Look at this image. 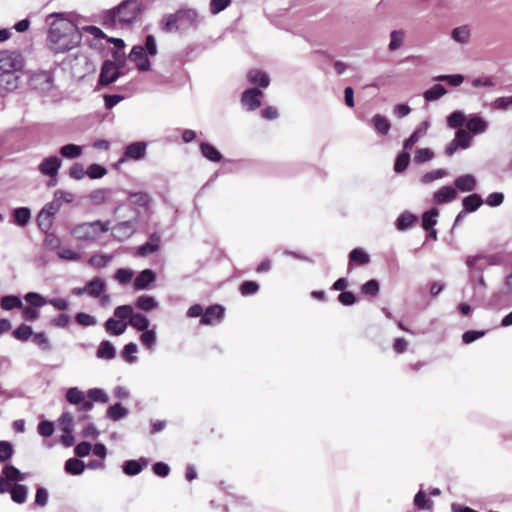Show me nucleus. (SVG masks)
<instances>
[{
    "label": "nucleus",
    "instance_id": "7",
    "mask_svg": "<svg viewBox=\"0 0 512 512\" xmlns=\"http://www.w3.org/2000/svg\"><path fill=\"white\" fill-rule=\"evenodd\" d=\"M109 401V396L105 390L94 387L87 392V401L82 407H79V411L87 412L90 411L95 403L105 404Z\"/></svg>",
    "mask_w": 512,
    "mask_h": 512
},
{
    "label": "nucleus",
    "instance_id": "42",
    "mask_svg": "<svg viewBox=\"0 0 512 512\" xmlns=\"http://www.w3.org/2000/svg\"><path fill=\"white\" fill-rule=\"evenodd\" d=\"M369 255L361 248L353 249L349 254V265L356 263L358 265H364L369 263Z\"/></svg>",
    "mask_w": 512,
    "mask_h": 512
},
{
    "label": "nucleus",
    "instance_id": "22",
    "mask_svg": "<svg viewBox=\"0 0 512 512\" xmlns=\"http://www.w3.org/2000/svg\"><path fill=\"white\" fill-rule=\"evenodd\" d=\"M49 501V491L46 487L41 484L35 485V498L31 503L30 507L32 509L43 508L47 505Z\"/></svg>",
    "mask_w": 512,
    "mask_h": 512
},
{
    "label": "nucleus",
    "instance_id": "58",
    "mask_svg": "<svg viewBox=\"0 0 512 512\" xmlns=\"http://www.w3.org/2000/svg\"><path fill=\"white\" fill-rule=\"evenodd\" d=\"M59 258L67 261H78L81 258V254L68 247H59L57 250Z\"/></svg>",
    "mask_w": 512,
    "mask_h": 512
},
{
    "label": "nucleus",
    "instance_id": "62",
    "mask_svg": "<svg viewBox=\"0 0 512 512\" xmlns=\"http://www.w3.org/2000/svg\"><path fill=\"white\" fill-rule=\"evenodd\" d=\"M434 158V152L429 148H420L415 152L414 162L415 163H425Z\"/></svg>",
    "mask_w": 512,
    "mask_h": 512
},
{
    "label": "nucleus",
    "instance_id": "19",
    "mask_svg": "<svg viewBox=\"0 0 512 512\" xmlns=\"http://www.w3.org/2000/svg\"><path fill=\"white\" fill-rule=\"evenodd\" d=\"M12 502L21 505L27 501L29 488L25 484L15 483L9 490Z\"/></svg>",
    "mask_w": 512,
    "mask_h": 512
},
{
    "label": "nucleus",
    "instance_id": "59",
    "mask_svg": "<svg viewBox=\"0 0 512 512\" xmlns=\"http://www.w3.org/2000/svg\"><path fill=\"white\" fill-rule=\"evenodd\" d=\"M112 260V256L110 255H101V254H95L90 257L88 263L92 267L95 268H103L106 267Z\"/></svg>",
    "mask_w": 512,
    "mask_h": 512
},
{
    "label": "nucleus",
    "instance_id": "61",
    "mask_svg": "<svg viewBox=\"0 0 512 512\" xmlns=\"http://www.w3.org/2000/svg\"><path fill=\"white\" fill-rule=\"evenodd\" d=\"M24 298L26 302L30 304V307L33 308L42 307L48 303V300L36 292H29Z\"/></svg>",
    "mask_w": 512,
    "mask_h": 512
},
{
    "label": "nucleus",
    "instance_id": "24",
    "mask_svg": "<svg viewBox=\"0 0 512 512\" xmlns=\"http://www.w3.org/2000/svg\"><path fill=\"white\" fill-rule=\"evenodd\" d=\"M87 294L92 298H98L106 291V283L100 277H95L86 284Z\"/></svg>",
    "mask_w": 512,
    "mask_h": 512
},
{
    "label": "nucleus",
    "instance_id": "52",
    "mask_svg": "<svg viewBox=\"0 0 512 512\" xmlns=\"http://www.w3.org/2000/svg\"><path fill=\"white\" fill-rule=\"evenodd\" d=\"M13 216L16 224L25 226L31 218V212L28 208L21 207L14 211Z\"/></svg>",
    "mask_w": 512,
    "mask_h": 512
},
{
    "label": "nucleus",
    "instance_id": "20",
    "mask_svg": "<svg viewBox=\"0 0 512 512\" xmlns=\"http://www.w3.org/2000/svg\"><path fill=\"white\" fill-rule=\"evenodd\" d=\"M128 414L129 409L121 402H116L110 405L106 410V417L113 422H118L126 418Z\"/></svg>",
    "mask_w": 512,
    "mask_h": 512
},
{
    "label": "nucleus",
    "instance_id": "45",
    "mask_svg": "<svg viewBox=\"0 0 512 512\" xmlns=\"http://www.w3.org/2000/svg\"><path fill=\"white\" fill-rule=\"evenodd\" d=\"M157 306L158 302L152 296L142 295L136 300V307L144 311H151Z\"/></svg>",
    "mask_w": 512,
    "mask_h": 512
},
{
    "label": "nucleus",
    "instance_id": "54",
    "mask_svg": "<svg viewBox=\"0 0 512 512\" xmlns=\"http://www.w3.org/2000/svg\"><path fill=\"white\" fill-rule=\"evenodd\" d=\"M438 216V210L436 208H432L431 210L425 212L422 216V226L425 230H430L436 224Z\"/></svg>",
    "mask_w": 512,
    "mask_h": 512
},
{
    "label": "nucleus",
    "instance_id": "44",
    "mask_svg": "<svg viewBox=\"0 0 512 512\" xmlns=\"http://www.w3.org/2000/svg\"><path fill=\"white\" fill-rule=\"evenodd\" d=\"M447 93L445 87L441 84H435L430 89L424 92V98L426 101H435L440 99Z\"/></svg>",
    "mask_w": 512,
    "mask_h": 512
},
{
    "label": "nucleus",
    "instance_id": "18",
    "mask_svg": "<svg viewBox=\"0 0 512 512\" xmlns=\"http://www.w3.org/2000/svg\"><path fill=\"white\" fill-rule=\"evenodd\" d=\"M160 242H161L160 235H158L157 233H153L149 237V240L137 249V255L141 256V257H145L152 253H155L160 248Z\"/></svg>",
    "mask_w": 512,
    "mask_h": 512
},
{
    "label": "nucleus",
    "instance_id": "11",
    "mask_svg": "<svg viewBox=\"0 0 512 512\" xmlns=\"http://www.w3.org/2000/svg\"><path fill=\"white\" fill-rule=\"evenodd\" d=\"M71 69L75 76L83 77L94 70V66L85 55H76L71 63Z\"/></svg>",
    "mask_w": 512,
    "mask_h": 512
},
{
    "label": "nucleus",
    "instance_id": "37",
    "mask_svg": "<svg viewBox=\"0 0 512 512\" xmlns=\"http://www.w3.org/2000/svg\"><path fill=\"white\" fill-rule=\"evenodd\" d=\"M467 116L461 110H456L452 112L447 117V126L451 129H459L465 123L466 124Z\"/></svg>",
    "mask_w": 512,
    "mask_h": 512
},
{
    "label": "nucleus",
    "instance_id": "30",
    "mask_svg": "<svg viewBox=\"0 0 512 512\" xmlns=\"http://www.w3.org/2000/svg\"><path fill=\"white\" fill-rule=\"evenodd\" d=\"M390 41L388 44V50L390 52H395L399 50L405 42L406 32L402 29L393 30L390 32Z\"/></svg>",
    "mask_w": 512,
    "mask_h": 512
},
{
    "label": "nucleus",
    "instance_id": "40",
    "mask_svg": "<svg viewBox=\"0 0 512 512\" xmlns=\"http://www.w3.org/2000/svg\"><path fill=\"white\" fill-rule=\"evenodd\" d=\"M483 204V200L478 194H471L463 199V207L466 212H474Z\"/></svg>",
    "mask_w": 512,
    "mask_h": 512
},
{
    "label": "nucleus",
    "instance_id": "1",
    "mask_svg": "<svg viewBox=\"0 0 512 512\" xmlns=\"http://www.w3.org/2000/svg\"><path fill=\"white\" fill-rule=\"evenodd\" d=\"M49 18H54L48 32V46L53 52L64 53L80 44L81 34L76 24L64 13L52 14Z\"/></svg>",
    "mask_w": 512,
    "mask_h": 512
},
{
    "label": "nucleus",
    "instance_id": "35",
    "mask_svg": "<svg viewBox=\"0 0 512 512\" xmlns=\"http://www.w3.org/2000/svg\"><path fill=\"white\" fill-rule=\"evenodd\" d=\"M470 28L467 25L456 27L451 32L452 39L459 44H467L470 40Z\"/></svg>",
    "mask_w": 512,
    "mask_h": 512
},
{
    "label": "nucleus",
    "instance_id": "56",
    "mask_svg": "<svg viewBox=\"0 0 512 512\" xmlns=\"http://www.w3.org/2000/svg\"><path fill=\"white\" fill-rule=\"evenodd\" d=\"M409 162H410V154H409L408 150H403V152L400 153L395 160V164H394L395 172H397V173L403 172L408 167Z\"/></svg>",
    "mask_w": 512,
    "mask_h": 512
},
{
    "label": "nucleus",
    "instance_id": "53",
    "mask_svg": "<svg viewBox=\"0 0 512 512\" xmlns=\"http://www.w3.org/2000/svg\"><path fill=\"white\" fill-rule=\"evenodd\" d=\"M151 470L154 475L160 478H166L171 472V467L164 461H157L152 464Z\"/></svg>",
    "mask_w": 512,
    "mask_h": 512
},
{
    "label": "nucleus",
    "instance_id": "25",
    "mask_svg": "<svg viewBox=\"0 0 512 512\" xmlns=\"http://www.w3.org/2000/svg\"><path fill=\"white\" fill-rule=\"evenodd\" d=\"M156 279L155 273L150 269H145L139 273L134 281V287L136 290H143L148 288L149 284L154 282Z\"/></svg>",
    "mask_w": 512,
    "mask_h": 512
},
{
    "label": "nucleus",
    "instance_id": "55",
    "mask_svg": "<svg viewBox=\"0 0 512 512\" xmlns=\"http://www.w3.org/2000/svg\"><path fill=\"white\" fill-rule=\"evenodd\" d=\"M92 444L89 441H80L74 446V455L77 458H84L91 454Z\"/></svg>",
    "mask_w": 512,
    "mask_h": 512
},
{
    "label": "nucleus",
    "instance_id": "12",
    "mask_svg": "<svg viewBox=\"0 0 512 512\" xmlns=\"http://www.w3.org/2000/svg\"><path fill=\"white\" fill-rule=\"evenodd\" d=\"M224 315V309L220 305H212L208 307L200 319L202 325H214L219 323Z\"/></svg>",
    "mask_w": 512,
    "mask_h": 512
},
{
    "label": "nucleus",
    "instance_id": "6",
    "mask_svg": "<svg viewBox=\"0 0 512 512\" xmlns=\"http://www.w3.org/2000/svg\"><path fill=\"white\" fill-rule=\"evenodd\" d=\"M149 463L150 459L148 457L140 456L137 459L125 460L121 465V469L123 474L133 477L139 475Z\"/></svg>",
    "mask_w": 512,
    "mask_h": 512
},
{
    "label": "nucleus",
    "instance_id": "41",
    "mask_svg": "<svg viewBox=\"0 0 512 512\" xmlns=\"http://www.w3.org/2000/svg\"><path fill=\"white\" fill-rule=\"evenodd\" d=\"M200 150L202 155L212 162H219L222 158L221 153L209 143H202Z\"/></svg>",
    "mask_w": 512,
    "mask_h": 512
},
{
    "label": "nucleus",
    "instance_id": "15",
    "mask_svg": "<svg viewBox=\"0 0 512 512\" xmlns=\"http://www.w3.org/2000/svg\"><path fill=\"white\" fill-rule=\"evenodd\" d=\"M129 58L136 64L139 70L146 71L150 68V61L146 56L144 46H134L130 52Z\"/></svg>",
    "mask_w": 512,
    "mask_h": 512
},
{
    "label": "nucleus",
    "instance_id": "27",
    "mask_svg": "<svg viewBox=\"0 0 512 512\" xmlns=\"http://www.w3.org/2000/svg\"><path fill=\"white\" fill-rule=\"evenodd\" d=\"M31 85L34 89L46 91L51 88V76L47 72L36 73L31 78Z\"/></svg>",
    "mask_w": 512,
    "mask_h": 512
},
{
    "label": "nucleus",
    "instance_id": "36",
    "mask_svg": "<svg viewBox=\"0 0 512 512\" xmlns=\"http://www.w3.org/2000/svg\"><path fill=\"white\" fill-rule=\"evenodd\" d=\"M116 351L110 341H102L97 349L96 355L100 359L111 360L115 357Z\"/></svg>",
    "mask_w": 512,
    "mask_h": 512
},
{
    "label": "nucleus",
    "instance_id": "17",
    "mask_svg": "<svg viewBox=\"0 0 512 512\" xmlns=\"http://www.w3.org/2000/svg\"><path fill=\"white\" fill-rule=\"evenodd\" d=\"M86 470L85 462L77 457L68 458L64 463V472L71 476H80Z\"/></svg>",
    "mask_w": 512,
    "mask_h": 512
},
{
    "label": "nucleus",
    "instance_id": "31",
    "mask_svg": "<svg viewBox=\"0 0 512 512\" xmlns=\"http://www.w3.org/2000/svg\"><path fill=\"white\" fill-rule=\"evenodd\" d=\"M247 77L250 83L259 85L262 88H266L270 84L269 76L258 69H251L248 72Z\"/></svg>",
    "mask_w": 512,
    "mask_h": 512
},
{
    "label": "nucleus",
    "instance_id": "60",
    "mask_svg": "<svg viewBox=\"0 0 512 512\" xmlns=\"http://www.w3.org/2000/svg\"><path fill=\"white\" fill-rule=\"evenodd\" d=\"M416 221V217L408 212L402 213L397 219V228L399 230H406L412 226Z\"/></svg>",
    "mask_w": 512,
    "mask_h": 512
},
{
    "label": "nucleus",
    "instance_id": "63",
    "mask_svg": "<svg viewBox=\"0 0 512 512\" xmlns=\"http://www.w3.org/2000/svg\"><path fill=\"white\" fill-rule=\"evenodd\" d=\"M133 313L134 311L132 306L121 305L115 308L114 317L124 322L126 319L131 320Z\"/></svg>",
    "mask_w": 512,
    "mask_h": 512
},
{
    "label": "nucleus",
    "instance_id": "10",
    "mask_svg": "<svg viewBox=\"0 0 512 512\" xmlns=\"http://www.w3.org/2000/svg\"><path fill=\"white\" fill-rule=\"evenodd\" d=\"M488 127V121L478 114H472L467 117L466 130L472 135L483 134L488 130Z\"/></svg>",
    "mask_w": 512,
    "mask_h": 512
},
{
    "label": "nucleus",
    "instance_id": "64",
    "mask_svg": "<svg viewBox=\"0 0 512 512\" xmlns=\"http://www.w3.org/2000/svg\"><path fill=\"white\" fill-rule=\"evenodd\" d=\"M32 335V328L25 324H21L13 331V336L20 341H27Z\"/></svg>",
    "mask_w": 512,
    "mask_h": 512
},
{
    "label": "nucleus",
    "instance_id": "49",
    "mask_svg": "<svg viewBox=\"0 0 512 512\" xmlns=\"http://www.w3.org/2000/svg\"><path fill=\"white\" fill-rule=\"evenodd\" d=\"M466 264L471 269H483L490 264L489 258L484 255H474L467 257Z\"/></svg>",
    "mask_w": 512,
    "mask_h": 512
},
{
    "label": "nucleus",
    "instance_id": "3",
    "mask_svg": "<svg viewBox=\"0 0 512 512\" xmlns=\"http://www.w3.org/2000/svg\"><path fill=\"white\" fill-rule=\"evenodd\" d=\"M25 66L24 56L15 50L0 51V87L13 91L18 87Z\"/></svg>",
    "mask_w": 512,
    "mask_h": 512
},
{
    "label": "nucleus",
    "instance_id": "47",
    "mask_svg": "<svg viewBox=\"0 0 512 512\" xmlns=\"http://www.w3.org/2000/svg\"><path fill=\"white\" fill-rule=\"evenodd\" d=\"M473 135L466 129L459 128L455 133V139L460 145V149H467L472 145Z\"/></svg>",
    "mask_w": 512,
    "mask_h": 512
},
{
    "label": "nucleus",
    "instance_id": "51",
    "mask_svg": "<svg viewBox=\"0 0 512 512\" xmlns=\"http://www.w3.org/2000/svg\"><path fill=\"white\" fill-rule=\"evenodd\" d=\"M491 107L494 110H499V111L512 110V95L511 96H502V97L496 98L492 102Z\"/></svg>",
    "mask_w": 512,
    "mask_h": 512
},
{
    "label": "nucleus",
    "instance_id": "50",
    "mask_svg": "<svg viewBox=\"0 0 512 512\" xmlns=\"http://www.w3.org/2000/svg\"><path fill=\"white\" fill-rule=\"evenodd\" d=\"M58 424L63 432L74 430V418L70 412H63L58 418Z\"/></svg>",
    "mask_w": 512,
    "mask_h": 512
},
{
    "label": "nucleus",
    "instance_id": "21",
    "mask_svg": "<svg viewBox=\"0 0 512 512\" xmlns=\"http://www.w3.org/2000/svg\"><path fill=\"white\" fill-rule=\"evenodd\" d=\"M457 197V191L451 186H444L437 190L433 195V200L437 204L448 203L455 200Z\"/></svg>",
    "mask_w": 512,
    "mask_h": 512
},
{
    "label": "nucleus",
    "instance_id": "39",
    "mask_svg": "<svg viewBox=\"0 0 512 512\" xmlns=\"http://www.w3.org/2000/svg\"><path fill=\"white\" fill-rule=\"evenodd\" d=\"M55 431V424L53 421L45 419L43 415L40 417V421L37 425V432L42 437H50Z\"/></svg>",
    "mask_w": 512,
    "mask_h": 512
},
{
    "label": "nucleus",
    "instance_id": "9",
    "mask_svg": "<svg viewBox=\"0 0 512 512\" xmlns=\"http://www.w3.org/2000/svg\"><path fill=\"white\" fill-rule=\"evenodd\" d=\"M262 95L263 93L257 88L247 89L242 94L241 103L248 111H253L260 107Z\"/></svg>",
    "mask_w": 512,
    "mask_h": 512
},
{
    "label": "nucleus",
    "instance_id": "46",
    "mask_svg": "<svg viewBox=\"0 0 512 512\" xmlns=\"http://www.w3.org/2000/svg\"><path fill=\"white\" fill-rule=\"evenodd\" d=\"M60 154L64 158L76 159L82 154V147L76 144H67L60 148Z\"/></svg>",
    "mask_w": 512,
    "mask_h": 512
},
{
    "label": "nucleus",
    "instance_id": "38",
    "mask_svg": "<svg viewBox=\"0 0 512 512\" xmlns=\"http://www.w3.org/2000/svg\"><path fill=\"white\" fill-rule=\"evenodd\" d=\"M371 121H372L374 129L379 134L386 135L389 132L391 124H390V121L386 117H384L380 114H376L373 116Z\"/></svg>",
    "mask_w": 512,
    "mask_h": 512
},
{
    "label": "nucleus",
    "instance_id": "2",
    "mask_svg": "<svg viewBox=\"0 0 512 512\" xmlns=\"http://www.w3.org/2000/svg\"><path fill=\"white\" fill-rule=\"evenodd\" d=\"M145 10L143 0H124L102 14V24L106 27H129L142 19Z\"/></svg>",
    "mask_w": 512,
    "mask_h": 512
},
{
    "label": "nucleus",
    "instance_id": "33",
    "mask_svg": "<svg viewBox=\"0 0 512 512\" xmlns=\"http://www.w3.org/2000/svg\"><path fill=\"white\" fill-rule=\"evenodd\" d=\"M15 454V447L11 441L0 440V463L9 464Z\"/></svg>",
    "mask_w": 512,
    "mask_h": 512
},
{
    "label": "nucleus",
    "instance_id": "43",
    "mask_svg": "<svg viewBox=\"0 0 512 512\" xmlns=\"http://www.w3.org/2000/svg\"><path fill=\"white\" fill-rule=\"evenodd\" d=\"M0 307L3 310H12L15 308H22L23 304L18 296L8 295L1 298Z\"/></svg>",
    "mask_w": 512,
    "mask_h": 512
},
{
    "label": "nucleus",
    "instance_id": "28",
    "mask_svg": "<svg viewBox=\"0 0 512 512\" xmlns=\"http://www.w3.org/2000/svg\"><path fill=\"white\" fill-rule=\"evenodd\" d=\"M4 475L10 479L11 483H19L26 480L29 477V473L22 472L13 464H6L4 467Z\"/></svg>",
    "mask_w": 512,
    "mask_h": 512
},
{
    "label": "nucleus",
    "instance_id": "34",
    "mask_svg": "<svg viewBox=\"0 0 512 512\" xmlns=\"http://www.w3.org/2000/svg\"><path fill=\"white\" fill-rule=\"evenodd\" d=\"M413 504L417 510H429L433 506V501L423 489H420L414 496Z\"/></svg>",
    "mask_w": 512,
    "mask_h": 512
},
{
    "label": "nucleus",
    "instance_id": "16",
    "mask_svg": "<svg viewBox=\"0 0 512 512\" xmlns=\"http://www.w3.org/2000/svg\"><path fill=\"white\" fill-rule=\"evenodd\" d=\"M146 147L147 146L145 142H134L128 145L120 162H123L127 159L140 160L144 158L146 155Z\"/></svg>",
    "mask_w": 512,
    "mask_h": 512
},
{
    "label": "nucleus",
    "instance_id": "29",
    "mask_svg": "<svg viewBox=\"0 0 512 512\" xmlns=\"http://www.w3.org/2000/svg\"><path fill=\"white\" fill-rule=\"evenodd\" d=\"M128 323L117 318H109L105 322V330L107 333L115 336L123 334L127 329Z\"/></svg>",
    "mask_w": 512,
    "mask_h": 512
},
{
    "label": "nucleus",
    "instance_id": "13",
    "mask_svg": "<svg viewBox=\"0 0 512 512\" xmlns=\"http://www.w3.org/2000/svg\"><path fill=\"white\" fill-rule=\"evenodd\" d=\"M118 77L119 71L115 63L111 61L104 62L100 72L99 84L108 85L114 82Z\"/></svg>",
    "mask_w": 512,
    "mask_h": 512
},
{
    "label": "nucleus",
    "instance_id": "4",
    "mask_svg": "<svg viewBox=\"0 0 512 512\" xmlns=\"http://www.w3.org/2000/svg\"><path fill=\"white\" fill-rule=\"evenodd\" d=\"M110 228V221L95 220L75 225L71 233L76 239L81 241H96L102 234L107 233Z\"/></svg>",
    "mask_w": 512,
    "mask_h": 512
},
{
    "label": "nucleus",
    "instance_id": "8",
    "mask_svg": "<svg viewBox=\"0 0 512 512\" xmlns=\"http://www.w3.org/2000/svg\"><path fill=\"white\" fill-rule=\"evenodd\" d=\"M178 13L181 30L197 27L202 21V18L194 9H181L178 11Z\"/></svg>",
    "mask_w": 512,
    "mask_h": 512
},
{
    "label": "nucleus",
    "instance_id": "5",
    "mask_svg": "<svg viewBox=\"0 0 512 512\" xmlns=\"http://www.w3.org/2000/svg\"><path fill=\"white\" fill-rule=\"evenodd\" d=\"M137 223V217L131 220L122 221L117 223L115 226H113L112 229V236L117 241H125L128 238H130L136 231V225Z\"/></svg>",
    "mask_w": 512,
    "mask_h": 512
},
{
    "label": "nucleus",
    "instance_id": "23",
    "mask_svg": "<svg viewBox=\"0 0 512 512\" xmlns=\"http://www.w3.org/2000/svg\"><path fill=\"white\" fill-rule=\"evenodd\" d=\"M66 400L69 404L77 405L78 408L82 407L87 401V395L78 389V386H71L66 392Z\"/></svg>",
    "mask_w": 512,
    "mask_h": 512
},
{
    "label": "nucleus",
    "instance_id": "14",
    "mask_svg": "<svg viewBox=\"0 0 512 512\" xmlns=\"http://www.w3.org/2000/svg\"><path fill=\"white\" fill-rule=\"evenodd\" d=\"M61 167V160L57 156L45 158L39 165V171L46 176L54 178Z\"/></svg>",
    "mask_w": 512,
    "mask_h": 512
},
{
    "label": "nucleus",
    "instance_id": "57",
    "mask_svg": "<svg viewBox=\"0 0 512 512\" xmlns=\"http://www.w3.org/2000/svg\"><path fill=\"white\" fill-rule=\"evenodd\" d=\"M36 220H37L38 227L43 232H48L50 230V228L52 227L53 218L42 210L38 213Z\"/></svg>",
    "mask_w": 512,
    "mask_h": 512
},
{
    "label": "nucleus",
    "instance_id": "32",
    "mask_svg": "<svg viewBox=\"0 0 512 512\" xmlns=\"http://www.w3.org/2000/svg\"><path fill=\"white\" fill-rule=\"evenodd\" d=\"M161 29L165 32L181 30L178 11L174 14L165 15L161 21Z\"/></svg>",
    "mask_w": 512,
    "mask_h": 512
},
{
    "label": "nucleus",
    "instance_id": "48",
    "mask_svg": "<svg viewBox=\"0 0 512 512\" xmlns=\"http://www.w3.org/2000/svg\"><path fill=\"white\" fill-rule=\"evenodd\" d=\"M128 324L139 331H144L148 328L150 322L145 315L140 313H133Z\"/></svg>",
    "mask_w": 512,
    "mask_h": 512
},
{
    "label": "nucleus",
    "instance_id": "26",
    "mask_svg": "<svg viewBox=\"0 0 512 512\" xmlns=\"http://www.w3.org/2000/svg\"><path fill=\"white\" fill-rule=\"evenodd\" d=\"M476 178L472 174H465L455 179V187L461 192L473 191L476 187Z\"/></svg>",
    "mask_w": 512,
    "mask_h": 512
}]
</instances>
